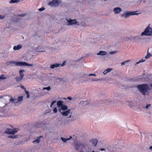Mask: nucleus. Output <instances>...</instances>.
I'll list each match as a JSON object with an SVG mask.
<instances>
[{"label":"nucleus","mask_w":152,"mask_h":152,"mask_svg":"<svg viewBox=\"0 0 152 152\" xmlns=\"http://www.w3.org/2000/svg\"><path fill=\"white\" fill-rule=\"evenodd\" d=\"M75 146L76 149L78 151H80V152H84L83 151L86 149L85 146L82 143H76L75 144Z\"/></svg>","instance_id":"obj_4"},{"label":"nucleus","mask_w":152,"mask_h":152,"mask_svg":"<svg viewBox=\"0 0 152 152\" xmlns=\"http://www.w3.org/2000/svg\"><path fill=\"white\" fill-rule=\"evenodd\" d=\"M94 146H96L97 144L98 140L96 139H94L91 140Z\"/></svg>","instance_id":"obj_14"},{"label":"nucleus","mask_w":152,"mask_h":152,"mask_svg":"<svg viewBox=\"0 0 152 152\" xmlns=\"http://www.w3.org/2000/svg\"><path fill=\"white\" fill-rule=\"evenodd\" d=\"M68 25H72L74 24H76L77 22L75 19L73 20L70 19L68 21Z\"/></svg>","instance_id":"obj_7"},{"label":"nucleus","mask_w":152,"mask_h":152,"mask_svg":"<svg viewBox=\"0 0 152 152\" xmlns=\"http://www.w3.org/2000/svg\"><path fill=\"white\" fill-rule=\"evenodd\" d=\"M10 101L12 102H16L17 101V99H13L12 98L10 99Z\"/></svg>","instance_id":"obj_30"},{"label":"nucleus","mask_w":152,"mask_h":152,"mask_svg":"<svg viewBox=\"0 0 152 152\" xmlns=\"http://www.w3.org/2000/svg\"><path fill=\"white\" fill-rule=\"evenodd\" d=\"M150 85L152 87V83H150Z\"/></svg>","instance_id":"obj_51"},{"label":"nucleus","mask_w":152,"mask_h":152,"mask_svg":"<svg viewBox=\"0 0 152 152\" xmlns=\"http://www.w3.org/2000/svg\"><path fill=\"white\" fill-rule=\"evenodd\" d=\"M4 75H1V76H0V79H6V77H4L3 76H4Z\"/></svg>","instance_id":"obj_34"},{"label":"nucleus","mask_w":152,"mask_h":152,"mask_svg":"<svg viewBox=\"0 0 152 152\" xmlns=\"http://www.w3.org/2000/svg\"><path fill=\"white\" fill-rule=\"evenodd\" d=\"M15 79H16V80L17 81L19 82L22 80V79H23V78H22L20 76H19L15 77Z\"/></svg>","instance_id":"obj_22"},{"label":"nucleus","mask_w":152,"mask_h":152,"mask_svg":"<svg viewBox=\"0 0 152 152\" xmlns=\"http://www.w3.org/2000/svg\"><path fill=\"white\" fill-rule=\"evenodd\" d=\"M20 86L23 89L24 91L26 90V88L24 86L22 85L21 84L20 85Z\"/></svg>","instance_id":"obj_40"},{"label":"nucleus","mask_w":152,"mask_h":152,"mask_svg":"<svg viewBox=\"0 0 152 152\" xmlns=\"http://www.w3.org/2000/svg\"><path fill=\"white\" fill-rule=\"evenodd\" d=\"M72 138V137L71 136H70L69 138H68L67 139H65L62 137H61V139L62 140V141L64 142H66L67 140H69Z\"/></svg>","instance_id":"obj_17"},{"label":"nucleus","mask_w":152,"mask_h":152,"mask_svg":"<svg viewBox=\"0 0 152 152\" xmlns=\"http://www.w3.org/2000/svg\"><path fill=\"white\" fill-rule=\"evenodd\" d=\"M129 106L130 107H132L133 106V103L132 102H130L129 103Z\"/></svg>","instance_id":"obj_41"},{"label":"nucleus","mask_w":152,"mask_h":152,"mask_svg":"<svg viewBox=\"0 0 152 152\" xmlns=\"http://www.w3.org/2000/svg\"><path fill=\"white\" fill-rule=\"evenodd\" d=\"M25 71V70L21 69L19 71V73L20 75V76L22 78H23L24 76V74L23 73V72Z\"/></svg>","instance_id":"obj_16"},{"label":"nucleus","mask_w":152,"mask_h":152,"mask_svg":"<svg viewBox=\"0 0 152 152\" xmlns=\"http://www.w3.org/2000/svg\"><path fill=\"white\" fill-rule=\"evenodd\" d=\"M66 61H64L63 62V63L62 64H61V65H61V66H64V65H65V64H66Z\"/></svg>","instance_id":"obj_44"},{"label":"nucleus","mask_w":152,"mask_h":152,"mask_svg":"<svg viewBox=\"0 0 152 152\" xmlns=\"http://www.w3.org/2000/svg\"><path fill=\"white\" fill-rule=\"evenodd\" d=\"M151 56V54L149 53H148V51L147 53V56L145 57V58L146 59L148 58Z\"/></svg>","instance_id":"obj_26"},{"label":"nucleus","mask_w":152,"mask_h":152,"mask_svg":"<svg viewBox=\"0 0 152 152\" xmlns=\"http://www.w3.org/2000/svg\"><path fill=\"white\" fill-rule=\"evenodd\" d=\"M3 96H0V99H2L3 98Z\"/></svg>","instance_id":"obj_52"},{"label":"nucleus","mask_w":152,"mask_h":152,"mask_svg":"<svg viewBox=\"0 0 152 152\" xmlns=\"http://www.w3.org/2000/svg\"><path fill=\"white\" fill-rule=\"evenodd\" d=\"M18 131L15 128L13 129L7 128L5 130V132L8 134H14L15 133H17Z\"/></svg>","instance_id":"obj_6"},{"label":"nucleus","mask_w":152,"mask_h":152,"mask_svg":"<svg viewBox=\"0 0 152 152\" xmlns=\"http://www.w3.org/2000/svg\"><path fill=\"white\" fill-rule=\"evenodd\" d=\"M25 91V93L26 94H27V98H29L30 97L29 94V92L28 91H26V90Z\"/></svg>","instance_id":"obj_27"},{"label":"nucleus","mask_w":152,"mask_h":152,"mask_svg":"<svg viewBox=\"0 0 152 152\" xmlns=\"http://www.w3.org/2000/svg\"><path fill=\"white\" fill-rule=\"evenodd\" d=\"M96 76V75L94 74H91L89 75V76Z\"/></svg>","instance_id":"obj_45"},{"label":"nucleus","mask_w":152,"mask_h":152,"mask_svg":"<svg viewBox=\"0 0 152 152\" xmlns=\"http://www.w3.org/2000/svg\"><path fill=\"white\" fill-rule=\"evenodd\" d=\"M8 137L9 138H11L13 139L15 138L16 137V136H12V135H10Z\"/></svg>","instance_id":"obj_32"},{"label":"nucleus","mask_w":152,"mask_h":152,"mask_svg":"<svg viewBox=\"0 0 152 152\" xmlns=\"http://www.w3.org/2000/svg\"><path fill=\"white\" fill-rule=\"evenodd\" d=\"M60 65H61V64H55L51 65L50 67L51 68L54 69L55 67H57L59 66Z\"/></svg>","instance_id":"obj_11"},{"label":"nucleus","mask_w":152,"mask_h":152,"mask_svg":"<svg viewBox=\"0 0 152 152\" xmlns=\"http://www.w3.org/2000/svg\"><path fill=\"white\" fill-rule=\"evenodd\" d=\"M5 16V15H0V20L4 19Z\"/></svg>","instance_id":"obj_36"},{"label":"nucleus","mask_w":152,"mask_h":152,"mask_svg":"<svg viewBox=\"0 0 152 152\" xmlns=\"http://www.w3.org/2000/svg\"><path fill=\"white\" fill-rule=\"evenodd\" d=\"M42 137V136L38 137L36 140L33 141V142L34 143H35V142H36L37 143H39L40 142V139Z\"/></svg>","instance_id":"obj_20"},{"label":"nucleus","mask_w":152,"mask_h":152,"mask_svg":"<svg viewBox=\"0 0 152 152\" xmlns=\"http://www.w3.org/2000/svg\"><path fill=\"white\" fill-rule=\"evenodd\" d=\"M124 15L125 16V18H128L129 16H130L129 15V11L126 12L125 14H124Z\"/></svg>","instance_id":"obj_25"},{"label":"nucleus","mask_w":152,"mask_h":152,"mask_svg":"<svg viewBox=\"0 0 152 152\" xmlns=\"http://www.w3.org/2000/svg\"><path fill=\"white\" fill-rule=\"evenodd\" d=\"M99 150L101 151H104L105 150V149L104 148H101V149H99Z\"/></svg>","instance_id":"obj_47"},{"label":"nucleus","mask_w":152,"mask_h":152,"mask_svg":"<svg viewBox=\"0 0 152 152\" xmlns=\"http://www.w3.org/2000/svg\"><path fill=\"white\" fill-rule=\"evenodd\" d=\"M41 123L40 122H37L34 124V126L37 128H39L41 127Z\"/></svg>","instance_id":"obj_15"},{"label":"nucleus","mask_w":152,"mask_h":152,"mask_svg":"<svg viewBox=\"0 0 152 152\" xmlns=\"http://www.w3.org/2000/svg\"><path fill=\"white\" fill-rule=\"evenodd\" d=\"M63 102L61 101H59L57 102L58 107H61L63 105Z\"/></svg>","instance_id":"obj_13"},{"label":"nucleus","mask_w":152,"mask_h":152,"mask_svg":"<svg viewBox=\"0 0 152 152\" xmlns=\"http://www.w3.org/2000/svg\"><path fill=\"white\" fill-rule=\"evenodd\" d=\"M136 87L143 95H145L149 94L150 88L148 84L138 85Z\"/></svg>","instance_id":"obj_1"},{"label":"nucleus","mask_w":152,"mask_h":152,"mask_svg":"<svg viewBox=\"0 0 152 152\" xmlns=\"http://www.w3.org/2000/svg\"><path fill=\"white\" fill-rule=\"evenodd\" d=\"M67 99L69 100H71L72 99V98L70 97H68Z\"/></svg>","instance_id":"obj_49"},{"label":"nucleus","mask_w":152,"mask_h":152,"mask_svg":"<svg viewBox=\"0 0 152 152\" xmlns=\"http://www.w3.org/2000/svg\"><path fill=\"white\" fill-rule=\"evenodd\" d=\"M117 52V51H111L110 52V53L111 54H113L116 53Z\"/></svg>","instance_id":"obj_43"},{"label":"nucleus","mask_w":152,"mask_h":152,"mask_svg":"<svg viewBox=\"0 0 152 152\" xmlns=\"http://www.w3.org/2000/svg\"><path fill=\"white\" fill-rule=\"evenodd\" d=\"M145 61V60H143V59H141L139 62H137V64H139L141 62H144Z\"/></svg>","instance_id":"obj_38"},{"label":"nucleus","mask_w":152,"mask_h":152,"mask_svg":"<svg viewBox=\"0 0 152 152\" xmlns=\"http://www.w3.org/2000/svg\"><path fill=\"white\" fill-rule=\"evenodd\" d=\"M112 69L111 68H108L106 70V71H107V72L108 73L110 72Z\"/></svg>","instance_id":"obj_35"},{"label":"nucleus","mask_w":152,"mask_h":152,"mask_svg":"<svg viewBox=\"0 0 152 152\" xmlns=\"http://www.w3.org/2000/svg\"><path fill=\"white\" fill-rule=\"evenodd\" d=\"M22 47V45H18L17 46H15L13 47V49L15 50H18L21 48Z\"/></svg>","instance_id":"obj_10"},{"label":"nucleus","mask_w":152,"mask_h":152,"mask_svg":"<svg viewBox=\"0 0 152 152\" xmlns=\"http://www.w3.org/2000/svg\"><path fill=\"white\" fill-rule=\"evenodd\" d=\"M26 15V14L23 13H22L20 14H19V15H18V16H21V17H23V16H25Z\"/></svg>","instance_id":"obj_33"},{"label":"nucleus","mask_w":152,"mask_h":152,"mask_svg":"<svg viewBox=\"0 0 152 152\" xmlns=\"http://www.w3.org/2000/svg\"><path fill=\"white\" fill-rule=\"evenodd\" d=\"M150 25L146 27L144 31L141 33V35L150 36L152 35V27L150 26Z\"/></svg>","instance_id":"obj_3"},{"label":"nucleus","mask_w":152,"mask_h":152,"mask_svg":"<svg viewBox=\"0 0 152 152\" xmlns=\"http://www.w3.org/2000/svg\"><path fill=\"white\" fill-rule=\"evenodd\" d=\"M67 109L68 107L67 106L64 104L61 107V109L63 110H66Z\"/></svg>","instance_id":"obj_19"},{"label":"nucleus","mask_w":152,"mask_h":152,"mask_svg":"<svg viewBox=\"0 0 152 152\" xmlns=\"http://www.w3.org/2000/svg\"><path fill=\"white\" fill-rule=\"evenodd\" d=\"M53 111L55 113H56L57 112V108L55 107L53 110Z\"/></svg>","instance_id":"obj_39"},{"label":"nucleus","mask_w":152,"mask_h":152,"mask_svg":"<svg viewBox=\"0 0 152 152\" xmlns=\"http://www.w3.org/2000/svg\"><path fill=\"white\" fill-rule=\"evenodd\" d=\"M60 0H53L48 3V5L51 7L57 6L59 4Z\"/></svg>","instance_id":"obj_5"},{"label":"nucleus","mask_w":152,"mask_h":152,"mask_svg":"<svg viewBox=\"0 0 152 152\" xmlns=\"http://www.w3.org/2000/svg\"><path fill=\"white\" fill-rule=\"evenodd\" d=\"M23 96H19L18 98V100H17V101H16V103H17L18 102H20L22 101L23 100Z\"/></svg>","instance_id":"obj_23"},{"label":"nucleus","mask_w":152,"mask_h":152,"mask_svg":"<svg viewBox=\"0 0 152 152\" xmlns=\"http://www.w3.org/2000/svg\"><path fill=\"white\" fill-rule=\"evenodd\" d=\"M20 0H11L10 1V3H18L20 1Z\"/></svg>","instance_id":"obj_24"},{"label":"nucleus","mask_w":152,"mask_h":152,"mask_svg":"<svg viewBox=\"0 0 152 152\" xmlns=\"http://www.w3.org/2000/svg\"><path fill=\"white\" fill-rule=\"evenodd\" d=\"M121 11V9L118 7H117L114 9L113 11L115 14H118Z\"/></svg>","instance_id":"obj_8"},{"label":"nucleus","mask_w":152,"mask_h":152,"mask_svg":"<svg viewBox=\"0 0 152 152\" xmlns=\"http://www.w3.org/2000/svg\"><path fill=\"white\" fill-rule=\"evenodd\" d=\"M108 72H107V71H106V70H105L104 72H103V74H104V75H105L106 74H107Z\"/></svg>","instance_id":"obj_48"},{"label":"nucleus","mask_w":152,"mask_h":152,"mask_svg":"<svg viewBox=\"0 0 152 152\" xmlns=\"http://www.w3.org/2000/svg\"><path fill=\"white\" fill-rule=\"evenodd\" d=\"M43 90L46 89L47 90L49 91L51 89V88L49 86L47 87H44L43 88Z\"/></svg>","instance_id":"obj_28"},{"label":"nucleus","mask_w":152,"mask_h":152,"mask_svg":"<svg viewBox=\"0 0 152 152\" xmlns=\"http://www.w3.org/2000/svg\"><path fill=\"white\" fill-rule=\"evenodd\" d=\"M150 104H147V105L145 107L146 109H147L148 108L149 106H150Z\"/></svg>","instance_id":"obj_46"},{"label":"nucleus","mask_w":152,"mask_h":152,"mask_svg":"<svg viewBox=\"0 0 152 152\" xmlns=\"http://www.w3.org/2000/svg\"><path fill=\"white\" fill-rule=\"evenodd\" d=\"M136 12H129V15H138L139 13H135Z\"/></svg>","instance_id":"obj_21"},{"label":"nucleus","mask_w":152,"mask_h":152,"mask_svg":"<svg viewBox=\"0 0 152 152\" xmlns=\"http://www.w3.org/2000/svg\"><path fill=\"white\" fill-rule=\"evenodd\" d=\"M80 104L83 105H86L88 104V100H86L85 101H81L80 102Z\"/></svg>","instance_id":"obj_18"},{"label":"nucleus","mask_w":152,"mask_h":152,"mask_svg":"<svg viewBox=\"0 0 152 152\" xmlns=\"http://www.w3.org/2000/svg\"><path fill=\"white\" fill-rule=\"evenodd\" d=\"M150 149L151 150H152V146L150 147Z\"/></svg>","instance_id":"obj_50"},{"label":"nucleus","mask_w":152,"mask_h":152,"mask_svg":"<svg viewBox=\"0 0 152 152\" xmlns=\"http://www.w3.org/2000/svg\"><path fill=\"white\" fill-rule=\"evenodd\" d=\"M136 39V37H131V38L130 39L129 38L128 39H130L131 40H133L134 42H135V39Z\"/></svg>","instance_id":"obj_29"},{"label":"nucleus","mask_w":152,"mask_h":152,"mask_svg":"<svg viewBox=\"0 0 152 152\" xmlns=\"http://www.w3.org/2000/svg\"><path fill=\"white\" fill-rule=\"evenodd\" d=\"M14 64L15 66H31L33 65V64H28L25 62H16L14 61H11L9 62V64Z\"/></svg>","instance_id":"obj_2"},{"label":"nucleus","mask_w":152,"mask_h":152,"mask_svg":"<svg viewBox=\"0 0 152 152\" xmlns=\"http://www.w3.org/2000/svg\"><path fill=\"white\" fill-rule=\"evenodd\" d=\"M71 112V110L70 109L68 110H67L64 111L61 113L64 116H67Z\"/></svg>","instance_id":"obj_9"},{"label":"nucleus","mask_w":152,"mask_h":152,"mask_svg":"<svg viewBox=\"0 0 152 152\" xmlns=\"http://www.w3.org/2000/svg\"><path fill=\"white\" fill-rule=\"evenodd\" d=\"M45 9V8L44 7H42L41 8L39 9V10L40 11H41L44 10Z\"/></svg>","instance_id":"obj_42"},{"label":"nucleus","mask_w":152,"mask_h":152,"mask_svg":"<svg viewBox=\"0 0 152 152\" xmlns=\"http://www.w3.org/2000/svg\"><path fill=\"white\" fill-rule=\"evenodd\" d=\"M107 53L106 51H100L99 53H97V55H101L102 56H103L106 55Z\"/></svg>","instance_id":"obj_12"},{"label":"nucleus","mask_w":152,"mask_h":152,"mask_svg":"<svg viewBox=\"0 0 152 152\" xmlns=\"http://www.w3.org/2000/svg\"><path fill=\"white\" fill-rule=\"evenodd\" d=\"M130 60H127V61H124V62H122L121 63V65L122 66H123V65H125V63L126 62H128L129 61H130Z\"/></svg>","instance_id":"obj_31"},{"label":"nucleus","mask_w":152,"mask_h":152,"mask_svg":"<svg viewBox=\"0 0 152 152\" xmlns=\"http://www.w3.org/2000/svg\"><path fill=\"white\" fill-rule=\"evenodd\" d=\"M56 101H54L52 102L51 103V105H50V107H51L53 104L55 103L56 102Z\"/></svg>","instance_id":"obj_37"}]
</instances>
